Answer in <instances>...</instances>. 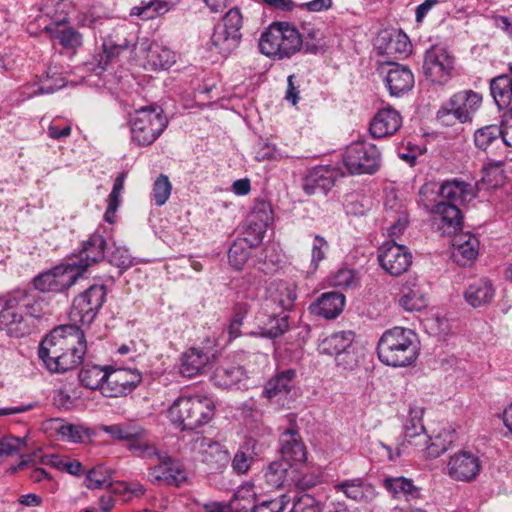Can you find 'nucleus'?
Segmentation results:
<instances>
[{"label": "nucleus", "mask_w": 512, "mask_h": 512, "mask_svg": "<svg viewBox=\"0 0 512 512\" xmlns=\"http://www.w3.org/2000/svg\"><path fill=\"white\" fill-rule=\"evenodd\" d=\"M500 130L502 132L501 141L505 145L512 147V108L504 113Z\"/></svg>", "instance_id": "774afa93"}, {"label": "nucleus", "mask_w": 512, "mask_h": 512, "mask_svg": "<svg viewBox=\"0 0 512 512\" xmlns=\"http://www.w3.org/2000/svg\"><path fill=\"white\" fill-rule=\"evenodd\" d=\"M451 105L455 107L460 123L471 121L472 114L480 107L482 97L472 91H459L451 96Z\"/></svg>", "instance_id": "c756f323"}, {"label": "nucleus", "mask_w": 512, "mask_h": 512, "mask_svg": "<svg viewBox=\"0 0 512 512\" xmlns=\"http://www.w3.org/2000/svg\"><path fill=\"white\" fill-rule=\"evenodd\" d=\"M399 305L408 312L421 311L428 305L427 292L417 278H408L401 286Z\"/></svg>", "instance_id": "dca6fc26"}, {"label": "nucleus", "mask_w": 512, "mask_h": 512, "mask_svg": "<svg viewBox=\"0 0 512 512\" xmlns=\"http://www.w3.org/2000/svg\"><path fill=\"white\" fill-rule=\"evenodd\" d=\"M383 485L396 499L410 501L420 497V489L414 485L411 479L403 476L387 477L383 480Z\"/></svg>", "instance_id": "f704fd0d"}, {"label": "nucleus", "mask_w": 512, "mask_h": 512, "mask_svg": "<svg viewBox=\"0 0 512 512\" xmlns=\"http://www.w3.org/2000/svg\"><path fill=\"white\" fill-rule=\"evenodd\" d=\"M501 130L497 125H488L476 130L474 134L475 145L482 149L487 150L494 143L501 140Z\"/></svg>", "instance_id": "09e8293b"}, {"label": "nucleus", "mask_w": 512, "mask_h": 512, "mask_svg": "<svg viewBox=\"0 0 512 512\" xmlns=\"http://www.w3.org/2000/svg\"><path fill=\"white\" fill-rule=\"evenodd\" d=\"M280 453L285 463L302 464L307 459V452L299 434L294 429H288L280 437Z\"/></svg>", "instance_id": "412c9836"}, {"label": "nucleus", "mask_w": 512, "mask_h": 512, "mask_svg": "<svg viewBox=\"0 0 512 512\" xmlns=\"http://www.w3.org/2000/svg\"><path fill=\"white\" fill-rule=\"evenodd\" d=\"M111 484V475L107 468L102 465L91 469L85 478V486L88 489H101Z\"/></svg>", "instance_id": "8fccbe9b"}, {"label": "nucleus", "mask_w": 512, "mask_h": 512, "mask_svg": "<svg viewBox=\"0 0 512 512\" xmlns=\"http://www.w3.org/2000/svg\"><path fill=\"white\" fill-rule=\"evenodd\" d=\"M172 191V185L169 181V178L161 174L157 179L155 180L153 184V198L155 201V204L157 206L164 205L167 200L169 199Z\"/></svg>", "instance_id": "6e6d98bb"}, {"label": "nucleus", "mask_w": 512, "mask_h": 512, "mask_svg": "<svg viewBox=\"0 0 512 512\" xmlns=\"http://www.w3.org/2000/svg\"><path fill=\"white\" fill-rule=\"evenodd\" d=\"M90 398V395L86 393L84 386H64L59 389L57 394L54 396V404L62 409L68 410L76 407L80 404H84L81 397Z\"/></svg>", "instance_id": "ea45409f"}, {"label": "nucleus", "mask_w": 512, "mask_h": 512, "mask_svg": "<svg viewBox=\"0 0 512 512\" xmlns=\"http://www.w3.org/2000/svg\"><path fill=\"white\" fill-rule=\"evenodd\" d=\"M377 354L379 360L388 366L411 365L418 355L415 333L402 327L385 331L379 339Z\"/></svg>", "instance_id": "f03ea898"}, {"label": "nucleus", "mask_w": 512, "mask_h": 512, "mask_svg": "<svg viewBox=\"0 0 512 512\" xmlns=\"http://www.w3.org/2000/svg\"><path fill=\"white\" fill-rule=\"evenodd\" d=\"M111 377L113 384H138L142 380L140 372L136 369L116 368L111 365L103 367L95 365L80 373L82 382L98 378V384H104Z\"/></svg>", "instance_id": "4468645a"}, {"label": "nucleus", "mask_w": 512, "mask_h": 512, "mask_svg": "<svg viewBox=\"0 0 512 512\" xmlns=\"http://www.w3.org/2000/svg\"><path fill=\"white\" fill-rule=\"evenodd\" d=\"M510 73L499 75L490 82L491 95L499 107L508 106L512 100V65Z\"/></svg>", "instance_id": "58836bf2"}, {"label": "nucleus", "mask_w": 512, "mask_h": 512, "mask_svg": "<svg viewBox=\"0 0 512 512\" xmlns=\"http://www.w3.org/2000/svg\"><path fill=\"white\" fill-rule=\"evenodd\" d=\"M159 463L148 469L147 479L156 485L179 486L187 480V473L182 464L162 455Z\"/></svg>", "instance_id": "ddd939ff"}, {"label": "nucleus", "mask_w": 512, "mask_h": 512, "mask_svg": "<svg viewBox=\"0 0 512 512\" xmlns=\"http://www.w3.org/2000/svg\"><path fill=\"white\" fill-rule=\"evenodd\" d=\"M380 266L391 276L397 277L405 273L412 263V255L407 247L387 241L378 249Z\"/></svg>", "instance_id": "9b49d317"}, {"label": "nucleus", "mask_w": 512, "mask_h": 512, "mask_svg": "<svg viewBox=\"0 0 512 512\" xmlns=\"http://www.w3.org/2000/svg\"><path fill=\"white\" fill-rule=\"evenodd\" d=\"M454 439V431L445 427L432 436H428L427 442H415L414 450L422 453L427 458H437L451 447Z\"/></svg>", "instance_id": "4be33fe9"}, {"label": "nucleus", "mask_w": 512, "mask_h": 512, "mask_svg": "<svg viewBox=\"0 0 512 512\" xmlns=\"http://www.w3.org/2000/svg\"><path fill=\"white\" fill-rule=\"evenodd\" d=\"M402 126L400 113L392 107L380 109L370 122L369 131L373 138L380 139L394 135Z\"/></svg>", "instance_id": "f3484780"}, {"label": "nucleus", "mask_w": 512, "mask_h": 512, "mask_svg": "<svg viewBox=\"0 0 512 512\" xmlns=\"http://www.w3.org/2000/svg\"><path fill=\"white\" fill-rule=\"evenodd\" d=\"M157 0H150L148 2H142L139 6H134L130 10L131 16L140 17L142 20H151L158 16L164 15V9Z\"/></svg>", "instance_id": "864d4df0"}, {"label": "nucleus", "mask_w": 512, "mask_h": 512, "mask_svg": "<svg viewBox=\"0 0 512 512\" xmlns=\"http://www.w3.org/2000/svg\"><path fill=\"white\" fill-rule=\"evenodd\" d=\"M167 125L168 120L160 107H141L131 118L132 141L139 146H149L161 135Z\"/></svg>", "instance_id": "20e7f679"}, {"label": "nucleus", "mask_w": 512, "mask_h": 512, "mask_svg": "<svg viewBox=\"0 0 512 512\" xmlns=\"http://www.w3.org/2000/svg\"><path fill=\"white\" fill-rule=\"evenodd\" d=\"M106 248V240L100 234H93L84 242L83 248L79 253L77 261H73L70 265L76 267L79 276L85 272L89 266L96 264L104 259Z\"/></svg>", "instance_id": "6ab92c4d"}, {"label": "nucleus", "mask_w": 512, "mask_h": 512, "mask_svg": "<svg viewBox=\"0 0 512 512\" xmlns=\"http://www.w3.org/2000/svg\"><path fill=\"white\" fill-rule=\"evenodd\" d=\"M268 295L271 301L285 310H290L297 298L296 285L289 281H273L268 287Z\"/></svg>", "instance_id": "72a5a7b5"}, {"label": "nucleus", "mask_w": 512, "mask_h": 512, "mask_svg": "<svg viewBox=\"0 0 512 512\" xmlns=\"http://www.w3.org/2000/svg\"><path fill=\"white\" fill-rule=\"evenodd\" d=\"M474 187L463 181H448L440 187V198L448 200L447 203L464 204L475 197Z\"/></svg>", "instance_id": "2f4dec72"}, {"label": "nucleus", "mask_w": 512, "mask_h": 512, "mask_svg": "<svg viewBox=\"0 0 512 512\" xmlns=\"http://www.w3.org/2000/svg\"><path fill=\"white\" fill-rule=\"evenodd\" d=\"M446 474L454 481L471 482L482 470V460L477 452L462 449L447 459Z\"/></svg>", "instance_id": "0eeeda50"}, {"label": "nucleus", "mask_w": 512, "mask_h": 512, "mask_svg": "<svg viewBox=\"0 0 512 512\" xmlns=\"http://www.w3.org/2000/svg\"><path fill=\"white\" fill-rule=\"evenodd\" d=\"M411 51V44L406 34L397 32L388 38L384 53L388 56L405 57Z\"/></svg>", "instance_id": "49530a36"}, {"label": "nucleus", "mask_w": 512, "mask_h": 512, "mask_svg": "<svg viewBox=\"0 0 512 512\" xmlns=\"http://www.w3.org/2000/svg\"><path fill=\"white\" fill-rule=\"evenodd\" d=\"M452 258L460 266L473 262L479 249V240L470 233H461L453 238Z\"/></svg>", "instance_id": "b1692460"}, {"label": "nucleus", "mask_w": 512, "mask_h": 512, "mask_svg": "<svg viewBox=\"0 0 512 512\" xmlns=\"http://www.w3.org/2000/svg\"><path fill=\"white\" fill-rule=\"evenodd\" d=\"M251 245L247 239H237L231 245L228 252L229 263L236 269L241 270L250 257Z\"/></svg>", "instance_id": "a18cd8bd"}, {"label": "nucleus", "mask_w": 512, "mask_h": 512, "mask_svg": "<svg viewBox=\"0 0 512 512\" xmlns=\"http://www.w3.org/2000/svg\"><path fill=\"white\" fill-rule=\"evenodd\" d=\"M240 38L241 36H237L218 26L211 37V42L220 54L226 56L237 47Z\"/></svg>", "instance_id": "c03bdc74"}, {"label": "nucleus", "mask_w": 512, "mask_h": 512, "mask_svg": "<svg viewBox=\"0 0 512 512\" xmlns=\"http://www.w3.org/2000/svg\"><path fill=\"white\" fill-rule=\"evenodd\" d=\"M221 27L233 34H236L237 36H241L240 29L242 27V15L238 8H232L226 13Z\"/></svg>", "instance_id": "e2e57ef3"}, {"label": "nucleus", "mask_w": 512, "mask_h": 512, "mask_svg": "<svg viewBox=\"0 0 512 512\" xmlns=\"http://www.w3.org/2000/svg\"><path fill=\"white\" fill-rule=\"evenodd\" d=\"M192 396L177 398L168 409V417L175 427L186 430L190 409H192Z\"/></svg>", "instance_id": "79ce46f5"}, {"label": "nucleus", "mask_w": 512, "mask_h": 512, "mask_svg": "<svg viewBox=\"0 0 512 512\" xmlns=\"http://www.w3.org/2000/svg\"><path fill=\"white\" fill-rule=\"evenodd\" d=\"M354 333L340 331L324 338L319 344V351L323 354L337 356L352 349Z\"/></svg>", "instance_id": "e433bc0d"}, {"label": "nucleus", "mask_w": 512, "mask_h": 512, "mask_svg": "<svg viewBox=\"0 0 512 512\" xmlns=\"http://www.w3.org/2000/svg\"><path fill=\"white\" fill-rule=\"evenodd\" d=\"M343 164L351 175L374 174L380 168L381 155L374 144L358 141L346 148Z\"/></svg>", "instance_id": "39448f33"}, {"label": "nucleus", "mask_w": 512, "mask_h": 512, "mask_svg": "<svg viewBox=\"0 0 512 512\" xmlns=\"http://www.w3.org/2000/svg\"><path fill=\"white\" fill-rule=\"evenodd\" d=\"M290 502V497L286 494H283L278 498L263 501L257 505H252L251 509L252 512H284Z\"/></svg>", "instance_id": "13d9d810"}, {"label": "nucleus", "mask_w": 512, "mask_h": 512, "mask_svg": "<svg viewBox=\"0 0 512 512\" xmlns=\"http://www.w3.org/2000/svg\"><path fill=\"white\" fill-rule=\"evenodd\" d=\"M424 410L422 407L413 405L409 409V416L404 425V439L393 450L390 446L381 443V447L386 451L390 461H395L402 455L410 453V447L414 449L415 442L425 443L428 435L424 432L423 426Z\"/></svg>", "instance_id": "423d86ee"}, {"label": "nucleus", "mask_w": 512, "mask_h": 512, "mask_svg": "<svg viewBox=\"0 0 512 512\" xmlns=\"http://www.w3.org/2000/svg\"><path fill=\"white\" fill-rule=\"evenodd\" d=\"M386 83L390 94L398 96L414 86V75L408 67L392 64L386 76Z\"/></svg>", "instance_id": "7c9ffc66"}, {"label": "nucleus", "mask_w": 512, "mask_h": 512, "mask_svg": "<svg viewBox=\"0 0 512 512\" xmlns=\"http://www.w3.org/2000/svg\"><path fill=\"white\" fill-rule=\"evenodd\" d=\"M55 37L66 49H76L82 44L81 34L72 28H65L59 31Z\"/></svg>", "instance_id": "680f3d73"}, {"label": "nucleus", "mask_w": 512, "mask_h": 512, "mask_svg": "<svg viewBox=\"0 0 512 512\" xmlns=\"http://www.w3.org/2000/svg\"><path fill=\"white\" fill-rule=\"evenodd\" d=\"M494 295L495 290L488 280H479L469 285L464 292L466 302L474 308L489 304Z\"/></svg>", "instance_id": "4c0bfd02"}, {"label": "nucleus", "mask_w": 512, "mask_h": 512, "mask_svg": "<svg viewBox=\"0 0 512 512\" xmlns=\"http://www.w3.org/2000/svg\"><path fill=\"white\" fill-rule=\"evenodd\" d=\"M192 448L203 463L212 467L221 468L229 461L228 449L212 438L198 436L194 440Z\"/></svg>", "instance_id": "2eb2a0df"}, {"label": "nucleus", "mask_w": 512, "mask_h": 512, "mask_svg": "<svg viewBox=\"0 0 512 512\" xmlns=\"http://www.w3.org/2000/svg\"><path fill=\"white\" fill-rule=\"evenodd\" d=\"M327 249V241L320 235H315L311 251V265H313L315 269L318 267L319 263L325 258Z\"/></svg>", "instance_id": "338daca9"}, {"label": "nucleus", "mask_w": 512, "mask_h": 512, "mask_svg": "<svg viewBox=\"0 0 512 512\" xmlns=\"http://www.w3.org/2000/svg\"><path fill=\"white\" fill-rule=\"evenodd\" d=\"M302 45L303 39L298 30L286 22L271 24L259 40L261 53L278 59L290 58L300 51Z\"/></svg>", "instance_id": "7ed1b4c3"}, {"label": "nucleus", "mask_w": 512, "mask_h": 512, "mask_svg": "<svg viewBox=\"0 0 512 512\" xmlns=\"http://www.w3.org/2000/svg\"><path fill=\"white\" fill-rule=\"evenodd\" d=\"M272 207L266 201H258L248 216V227L256 235V239L261 241L267 226L272 222Z\"/></svg>", "instance_id": "473e14b6"}, {"label": "nucleus", "mask_w": 512, "mask_h": 512, "mask_svg": "<svg viewBox=\"0 0 512 512\" xmlns=\"http://www.w3.org/2000/svg\"><path fill=\"white\" fill-rule=\"evenodd\" d=\"M358 283L359 279L355 271L347 268L338 270L332 278V284L342 289L354 288Z\"/></svg>", "instance_id": "bf43d9fd"}, {"label": "nucleus", "mask_w": 512, "mask_h": 512, "mask_svg": "<svg viewBox=\"0 0 512 512\" xmlns=\"http://www.w3.org/2000/svg\"><path fill=\"white\" fill-rule=\"evenodd\" d=\"M192 409H190L186 429L194 430L209 423L215 414V403L207 396H192Z\"/></svg>", "instance_id": "393cba45"}, {"label": "nucleus", "mask_w": 512, "mask_h": 512, "mask_svg": "<svg viewBox=\"0 0 512 512\" xmlns=\"http://www.w3.org/2000/svg\"><path fill=\"white\" fill-rule=\"evenodd\" d=\"M157 0H150L148 2H142L139 6H134L130 10L131 16L140 17L142 20H151L158 16L164 15V9Z\"/></svg>", "instance_id": "603ef678"}, {"label": "nucleus", "mask_w": 512, "mask_h": 512, "mask_svg": "<svg viewBox=\"0 0 512 512\" xmlns=\"http://www.w3.org/2000/svg\"><path fill=\"white\" fill-rule=\"evenodd\" d=\"M217 358V352L204 351L200 348H190L182 357L180 373L186 378H192L202 372L211 360Z\"/></svg>", "instance_id": "bb28decb"}, {"label": "nucleus", "mask_w": 512, "mask_h": 512, "mask_svg": "<svg viewBox=\"0 0 512 512\" xmlns=\"http://www.w3.org/2000/svg\"><path fill=\"white\" fill-rule=\"evenodd\" d=\"M345 297L338 292H327L322 294L315 303L310 305L313 314L326 319L336 318L343 310Z\"/></svg>", "instance_id": "c85d7f7f"}, {"label": "nucleus", "mask_w": 512, "mask_h": 512, "mask_svg": "<svg viewBox=\"0 0 512 512\" xmlns=\"http://www.w3.org/2000/svg\"><path fill=\"white\" fill-rule=\"evenodd\" d=\"M26 447V437L6 436L0 438V464L9 457L21 454Z\"/></svg>", "instance_id": "de8ad7c7"}, {"label": "nucleus", "mask_w": 512, "mask_h": 512, "mask_svg": "<svg viewBox=\"0 0 512 512\" xmlns=\"http://www.w3.org/2000/svg\"><path fill=\"white\" fill-rule=\"evenodd\" d=\"M432 215L441 219L448 227L456 229L461 224V212L455 203H447L440 200L432 209Z\"/></svg>", "instance_id": "37998d69"}, {"label": "nucleus", "mask_w": 512, "mask_h": 512, "mask_svg": "<svg viewBox=\"0 0 512 512\" xmlns=\"http://www.w3.org/2000/svg\"><path fill=\"white\" fill-rule=\"evenodd\" d=\"M320 503L309 494L301 495L293 502L288 512H321Z\"/></svg>", "instance_id": "052dcab7"}, {"label": "nucleus", "mask_w": 512, "mask_h": 512, "mask_svg": "<svg viewBox=\"0 0 512 512\" xmlns=\"http://www.w3.org/2000/svg\"><path fill=\"white\" fill-rule=\"evenodd\" d=\"M419 201L428 213H432V209L440 198V188L434 183L424 184L419 191Z\"/></svg>", "instance_id": "4d7b16f0"}, {"label": "nucleus", "mask_w": 512, "mask_h": 512, "mask_svg": "<svg viewBox=\"0 0 512 512\" xmlns=\"http://www.w3.org/2000/svg\"><path fill=\"white\" fill-rule=\"evenodd\" d=\"M87 344L84 332L74 324L54 328L40 343L39 357L47 369L64 373L82 363Z\"/></svg>", "instance_id": "f257e3e1"}, {"label": "nucleus", "mask_w": 512, "mask_h": 512, "mask_svg": "<svg viewBox=\"0 0 512 512\" xmlns=\"http://www.w3.org/2000/svg\"><path fill=\"white\" fill-rule=\"evenodd\" d=\"M23 300L25 299L16 298L15 293L7 298L0 311V330L15 336L21 333L20 325L24 319L23 307L27 305Z\"/></svg>", "instance_id": "a211bd4d"}, {"label": "nucleus", "mask_w": 512, "mask_h": 512, "mask_svg": "<svg viewBox=\"0 0 512 512\" xmlns=\"http://www.w3.org/2000/svg\"><path fill=\"white\" fill-rule=\"evenodd\" d=\"M106 297L104 285H92L73 301L71 317L81 324H91Z\"/></svg>", "instance_id": "1a4fd4ad"}, {"label": "nucleus", "mask_w": 512, "mask_h": 512, "mask_svg": "<svg viewBox=\"0 0 512 512\" xmlns=\"http://www.w3.org/2000/svg\"><path fill=\"white\" fill-rule=\"evenodd\" d=\"M42 430L49 436L57 437L59 440L82 444L90 442L95 436V429L84 423H71L60 418H50L42 423Z\"/></svg>", "instance_id": "6e6552de"}, {"label": "nucleus", "mask_w": 512, "mask_h": 512, "mask_svg": "<svg viewBox=\"0 0 512 512\" xmlns=\"http://www.w3.org/2000/svg\"><path fill=\"white\" fill-rule=\"evenodd\" d=\"M437 120L445 126H453L457 122L460 123V117L456 114V109L451 105V99H449L437 112Z\"/></svg>", "instance_id": "69168bd1"}, {"label": "nucleus", "mask_w": 512, "mask_h": 512, "mask_svg": "<svg viewBox=\"0 0 512 512\" xmlns=\"http://www.w3.org/2000/svg\"><path fill=\"white\" fill-rule=\"evenodd\" d=\"M125 49L122 45H113L111 43L103 44V52L99 54L98 67L100 70H105L107 65L115 58H117L120 52Z\"/></svg>", "instance_id": "0e129e2a"}, {"label": "nucleus", "mask_w": 512, "mask_h": 512, "mask_svg": "<svg viewBox=\"0 0 512 512\" xmlns=\"http://www.w3.org/2000/svg\"><path fill=\"white\" fill-rule=\"evenodd\" d=\"M136 48L145 55L148 64L154 69H168L175 63V54L172 50L154 44L147 38L141 39Z\"/></svg>", "instance_id": "5701e85b"}, {"label": "nucleus", "mask_w": 512, "mask_h": 512, "mask_svg": "<svg viewBox=\"0 0 512 512\" xmlns=\"http://www.w3.org/2000/svg\"><path fill=\"white\" fill-rule=\"evenodd\" d=\"M79 277L74 265L57 266L38 275L34 286L41 292H62L71 287Z\"/></svg>", "instance_id": "f8f14e48"}, {"label": "nucleus", "mask_w": 512, "mask_h": 512, "mask_svg": "<svg viewBox=\"0 0 512 512\" xmlns=\"http://www.w3.org/2000/svg\"><path fill=\"white\" fill-rule=\"evenodd\" d=\"M265 444L264 440L258 442L253 441V438L244 440L232 459L231 466L233 471L238 475L246 474L255 459L264 452Z\"/></svg>", "instance_id": "aec40b11"}, {"label": "nucleus", "mask_w": 512, "mask_h": 512, "mask_svg": "<svg viewBox=\"0 0 512 512\" xmlns=\"http://www.w3.org/2000/svg\"><path fill=\"white\" fill-rule=\"evenodd\" d=\"M335 184V174L327 167L312 169L304 179L303 189L307 195L326 194Z\"/></svg>", "instance_id": "a878e982"}, {"label": "nucleus", "mask_w": 512, "mask_h": 512, "mask_svg": "<svg viewBox=\"0 0 512 512\" xmlns=\"http://www.w3.org/2000/svg\"><path fill=\"white\" fill-rule=\"evenodd\" d=\"M99 429L107 433L112 439L126 441L128 444L146 436V430L135 422L119 423L113 425H100Z\"/></svg>", "instance_id": "c9c22d12"}, {"label": "nucleus", "mask_w": 512, "mask_h": 512, "mask_svg": "<svg viewBox=\"0 0 512 512\" xmlns=\"http://www.w3.org/2000/svg\"><path fill=\"white\" fill-rule=\"evenodd\" d=\"M292 464L281 460L271 462L264 470V480L268 489H277L282 487L288 478V470Z\"/></svg>", "instance_id": "a19ab883"}, {"label": "nucleus", "mask_w": 512, "mask_h": 512, "mask_svg": "<svg viewBox=\"0 0 512 512\" xmlns=\"http://www.w3.org/2000/svg\"><path fill=\"white\" fill-rule=\"evenodd\" d=\"M128 449L136 456L141 458L152 459L156 457L159 459V457L162 456L155 444L152 441L147 440L145 436L138 438L137 440H134L132 443L128 444Z\"/></svg>", "instance_id": "3c124183"}, {"label": "nucleus", "mask_w": 512, "mask_h": 512, "mask_svg": "<svg viewBox=\"0 0 512 512\" xmlns=\"http://www.w3.org/2000/svg\"><path fill=\"white\" fill-rule=\"evenodd\" d=\"M337 492H342L347 498L356 502H369L376 496L373 485L361 478H354L339 482L334 485Z\"/></svg>", "instance_id": "cd10ccee"}, {"label": "nucleus", "mask_w": 512, "mask_h": 512, "mask_svg": "<svg viewBox=\"0 0 512 512\" xmlns=\"http://www.w3.org/2000/svg\"><path fill=\"white\" fill-rule=\"evenodd\" d=\"M423 69L431 82L444 85L452 77L454 57L444 48L432 47L425 53Z\"/></svg>", "instance_id": "9d476101"}, {"label": "nucleus", "mask_w": 512, "mask_h": 512, "mask_svg": "<svg viewBox=\"0 0 512 512\" xmlns=\"http://www.w3.org/2000/svg\"><path fill=\"white\" fill-rule=\"evenodd\" d=\"M133 386H84L90 397L95 398L99 393L103 397L113 398L126 395L132 391Z\"/></svg>", "instance_id": "5fc2aeb1"}]
</instances>
